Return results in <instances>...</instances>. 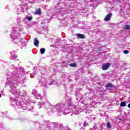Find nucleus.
I'll use <instances>...</instances> for the list:
<instances>
[{"label":"nucleus","mask_w":130,"mask_h":130,"mask_svg":"<svg viewBox=\"0 0 130 130\" xmlns=\"http://www.w3.org/2000/svg\"><path fill=\"white\" fill-rule=\"evenodd\" d=\"M125 105H126V104H125V102H121L120 103V106L121 107H124V106H125Z\"/></svg>","instance_id":"9"},{"label":"nucleus","mask_w":130,"mask_h":130,"mask_svg":"<svg viewBox=\"0 0 130 130\" xmlns=\"http://www.w3.org/2000/svg\"><path fill=\"white\" fill-rule=\"evenodd\" d=\"M34 44L35 46H37L39 45V41H38L37 38L34 39Z\"/></svg>","instance_id":"5"},{"label":"nucleus","mask_w":130,"mask_h":130,"mask_svg":"<svg viewBox=\"0 0 130 130\" xmlns=\"http://www.w3.org/2000/svg\"><path fill=\"white\" fill-rule=\"evenodd\" d=\"M118 2H119V0H118Z\"/></svg>","instance_id":"17"},{"label":"nucleus","mask_w":130,"mask_h":130,"mask_svg":"<svg viewBox=\"0 0 130 130\" xmlns=\"http://www.w3.org/2000/svg\"><path fill=\"white\" fill-rule=\"evenodd\" d=\"M125 30H129L130 29V25H126L125 27L124 28Z\"/></svg>","instance_id":"10"},{"label":"nucleus","mask_w":130,"mask_h":130,"mask_svg":"<svg viewBox=\"0 0 130 130\" xmlns=\"http://www.w3.org/2000/svg\"><path fill=\"white\" fill-rule=\"evenodd\" d=\"M112 16V13H109L105 18L104 20L106 22L109 21L111 19V16Z\"/></svg>","instance_id":"2"},{"label":"nucleus","mask_w":130,"mask_h":130,"mask_svg":"<svg viewBox=\"0 0 130 130\" xmlns=\"http://www.w3.org/2000/svg\"><path fill=\"white\" fill-rule=\"evenodd\" d=\"M128 108H130V103L128 104Z\"/></svg>","instance_id":"15"},{"label":"nucleus","mask_w":130,"mask_h":130,"mask_svg":"<svg viewBox=\"0 0 130 130\" xmlns=\"http://www.w3.org/2000/svg\"><path fill=\"white\" fill-rule=\"evenodd\" d=\"M40 53L41 54H44V53L45 52V48H42L40 49Z\"/></svg>","instance_id":"6"},{"label":"nucleus","mask_w":130,"mask_h":130,"mask_svg":"<svg viewBox=\"0 0 130 130\" xmlns=\"http://www.w3.org/2000/svg\"><path fill=\"white\" fill-rule=\"evenodd\" d=\"M77 66V64L76 62L71 63L70 64V67H71V68H74Z\"/></svg>","instance_id":"8"},{"label":"nucleus","mask_w":130,"mask_h":130,"mask_svg":"<svg viewBox=\"0 0 130 130\" xmlns=\"http://www.w3.org/2000/svg\"><path fill=\"white\" fill-rule=\"evenodd\" d=\"M35 14L36 15H41V8H37Z\"/></svg>","instance_id":"3"},{"label":"nucleus","mask_w":130,"mask_h":130,"mask_svg":"<svg viewBox=\"0 0 130 130\" xmlns=\"http://www.w3.org/2000/svg\"><path fill=\"white\" fill-rule=\"evenodd\" d=\"M107 127H108V128H110L111 127V124H110V123H107Z\"/></svg>","instance_id":"12"},{"label":"nucleus","mask_w":130,"mask_h":130,"mask_svg":"<svg viewBox=\"0 0 130 130\" xmlns=\"http://www.w3.org/2000/svg\"><path fill=\"white\" fill-rule=\"evenodd\" d=\"M110 67V63H104L103 64L102 68L103 71H107Z\"/></svg>","instance_id":"1"},{"label":"nucleus","mask_w":130,"mask_h":130,"mask_svg":"<svg viewBox=\"0 0 130 130\" xmlns=\"http://www.w3.org/2000/svg\"><path fill=\"white\" fill-rule=\"evenodd\" d=\"M113 84L111 83H108L106 85V88H113Z\"/></svg>","instance_id":"7"},{"label":"nucleus","mask_w":130,"mask_h":130,"mask_svg":"<svg viewBox=\"0 0 130 130\" xmlns=\"http://www.w3.org/2000/svg\"><path fill=\"white\" fill-rule=\"evenodd\" d=\"M2 97V94L0 93V98Z\"/></svg>","instance_id":"16"},{"label":"nucleus","mask_w":130,"mask_h":130,"mask_svg":"<svg viewBox=\"0 0 130 130\" xmlns=\"http://www.w3.org/2000/svg\"><path fill=\"white\" fill-rule=\"evenodd\" d=\"M26 19L28 20V21H32V19H33V17L29 16V17H26Z\"/></svg>","instance_id":"11"},{"label":"nucleus","mask_w":130,"mask_h":130,"mask_svg":"<svg viewBox=\"0 0 130 130\" xmlns=\"http://www.w3.org/2000/svg\"><path fill=\"white\" fill-rule=\"evenodd\" d=\"M123 53H124L125 54H127L128 53V50H124V51H123Z\"/></svg>","instance_id":"13"},{"label":"nucleus","mask_w":130,"mask_h":130,"mask_svg":"<svg viewBox=\"0 0 130 130\" xmlns=\"http://www.w3.org/2000/svg\"><path fill=\"white\" fill-rule=\"evenodd\" d=\"M77 36L78 38H80V39H84L85 35L81 34H77Z\"/></svg>","instance_id":"4"},{"label":"nucleus","mask_w":130,"mask_h":130,"mask_svg":"<svg viewBox=\"0 0 130 130\" xmlns=\"http://www.w3.org/2000/svg\"><path fill=\"white\" fill-rule=\"evenodd\" d=\"M83 126L84 127H86V126H88V123H87L86 122H84V123L83 124Z\"/></svg>","instance_id":"14"}]
</instances>
